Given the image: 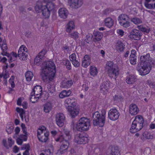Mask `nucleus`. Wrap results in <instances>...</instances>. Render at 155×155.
I'll use <instances>...</instances> for the list:
<instances>
[{
	"label": "nucleus",
	"mask_w": 155,
	"mask_h": 155,
	"mask_svg": "<svg viewBox=\"0 0 155 155\" xmlns=\"http://www.w3.org/2000/svg\"><path fill=\"white\" fill-rule=\"evenodd\" d=\"M55 72V65L52 61H45L42 64L41 75L44 81L51 80L54 77Z\"/></svg>",
	"instance_id": "1"
},
{
	"label": "nucleus",
	"mask_w": 155,
	"mask_h": 155,
	"mask_svg": "<svg viewBox=\"0 0 155 155\" xmlns=\"http://www.w3.org/2000/svg\"><path fill=\"white\" fill-rule=\"evenodd\" d=\"M44 2L38 1L35 7V10L37 13L42 12L45 18H49L50 12L54 8V4L50 2V0H43Z\"/></svg>",
	"instance_id": "2"
},
{
	"label": "nucleus",
	"mask_w": 155,
	"mask_h": 155,
	"mask_svg": "<svg viewBox=\"0 0 155 155\" xmlns=\"http://www.w3.org/2000/svg\"><path fill=\"white\" fill-rule=\"evenodd\" d=\"M140 60L141 62L138 64L137 69L140 75L143 76L148 74L151 70V59L150 54H147L145 56H141Z\"/></svg>",
	"instance_id": "3"
},
{
	"label": "nucleus",
	"mask_w": 155,
	"mask_h": 155,
	"mask_svg": "<svg viewBox=\"0 0 155 155\" xmlns=\"http://www.w3.org/2000/svg\"><path fill=\"white\" fill-rule=\"evenodd\" d=\"M101 112V114L98 112H95L93 115L94 125L101 127H103L104 125L106 112L104 109L102 110Z\"/></svg>",
	"instance_id": "4"
},
{
	"label": "nucleus",
	"mask_w": 155,
	"mask_h": 155,
	"mask_svg": "<svg viewBox=\"0 0 155 155\" xmlns=\"http://www.w3.org/2000/svg\"><path fill=\"white\" fill-rule=\"evenodd\" d=\"M144 123L143 117L140 115L136 116L132 122L130 131L131 133H134L141 130L143 127Z\"/></svg>",
	"instance_id": "5"
},
{
	"label": "nucleus",
	"mask_w": 155,
	"mask_h": 155,
	"mask_svg": "<svg viewBox=\"0 0 155 155\" xmlns=\"http://www.w3.org/2000/svg\"><path fill=\"white\" fill-rule=\"evenodd\" d=\"M105 68L108 75L110 77L116 78L119 74L118 66L111 61L107 62Z\"/></svg>",
	"instance_id": "6"
},
{
	"label": "nucleus",
	"mask_w": 155,
	"mask_h": 155,
	"mask_svg": "<svg viewBox=\"0 0 155 155\" xmlns=\"http://www.w3.org/2000/svg\"><path fill=\"white\" fill-rule=\"evenodd\" d=\"M49 134L48 131L44 126H40L37 130V137L41 142H46L48 139Z\"/></svg>",
	"instance_id": "7"
},
{
	"label": "nucleus",
	"mask_w": 155,
	"mask_h": 155,
	"mask_svg": "<svg viewBox=\"0 0 155 155\" xmlns=\"http://www.w3.org/2000/svg\"><path fill=\"white\" fill-rule=\"evenodd\" d=\"M90 126V120L87 118L82 117L76 124V127L79 131H87Z\"/></svg>",
	"instance_id": "8"
},
{
	"label": "nucleus",
	"mask_w": 155,
	"mask_h": 155,
	"mask_svg": "<svg viewBox=\"0 0 155 155\" xmlns=\"http://www.w3.org/2000/svg\"><path fill=\"white\" fill-rule=\"evenodd\" d=\"M28 53L27 48L22 45L20 47L18 52V56L19 59L21 60H25L27 59Z\"/></svg>",
	"instance_id": "9"
},
{
	"label": "nucleus",
	"mask_w": 155,
	"mask_h": 155,
	"mask_svg": "<svg viewBox=\"0 0 155 155\" xmlns=\"http://www.w3.org/2000/svg\"><path fill=\"white\" fill-rule=\"evenodd\" d=\"M120 115L119 111L116 108H112L110 110L108 113V117L112 120L115 121L119 118Z\"/></svg>",
	"instance_id": "10"
},
{
	"label": "nucleus",
	"mask_w": 155,
	"mask_h": 155,
	"mask_svg": "<svg viewBox=\"0 0 155 155\" xmlns=\"http://www.w3.org/2000/svg\"><path fill=\"white\" fill-rule=\"evenodd\" d=\"M88 138L81 134H78L75 136L74 142L78 144L86 143L88 142Z\"/></svg>",
	"instance_id": "11"
},
{
	"label": "nucleus",
	"mask_w": 155,
	"mask_h": 155,
	"mask_svg": "<svg viewBox=\"0 0 155 155\" xmlns=\"http://www.w3.org/2000/svg\"><path fill=\"white\" fill-rule=\"evenodd\" d=\"M141 33L136 29H133L130 32L129 37L132 40H137L140 39Z\"/></svg>",
	"instance_id": "12"
},
{
	"label": "nucleus",
	"mask_w": 155,
	"mask_h": 155,
	"mask_svg": "<svg viewBox=\"0 0 155 155\" xmlns=\"http://www.w3.org/2000/svg\"><path fill=\"white\" fill-rule=\"evenodd\" d=\"M64 105L68 109L71 107H74L76 105V101L74 98H69L64 101Z\"/></svg>",
	"instance_id": "13"
},
{
	"label": "nucleus",
	"mask_w": 155,
	"mask_h": 155,
	"mask_svg": "<svg viewBox=\"0 0 155 155\" xmlns=\"http://www.w3.org/2000/svg\"><path fill=\"white\" fill-rule=\"evenodd\" d=\"M56 121L57 125L60 127L63 126L65 121V117L62 113H59L56 114Z\"/></svg>",
	"instance_id": "14"
},
{
	"label": "nucleus",
	"mask_w": 155,
	"mask_h": 155,
	"mask_svg": "<svg viewBox=\"0 0 155 155\" xmlns=\"http://www.w3.org/2000/svg\"><path fill=\"white\" fill-rule=\"evenodd\" d=\"M64 134L63 135L60 136L58 138L55 139V140L57 142L62 141L63 140H69L71 139V136L70 132L68 130L64 129Z\"/></svg>",
	"instance_id": "15"
},
{
	"label": "nucleus",
	"mask_w": 155,
	"mask_h": 155,
	"mask_svg": "<svg viewBox=\"0 0 155 155\" xmlns=\"http://www.w3.org/2000/svg\"><path fill=\"white\" fill-rule=\"evenodd\" d=\"M70 60L73 65L76 68L78 67L80 65V61L78 58H77L76 54L73 53L69 56Z\"/></svg>",
	"instance_id": "16"
},
{
	"label": "nucleus",
	"mask_w": 155,
	"mask_h": 155,
	"mask_svg": "<svg viewBox=\"0 0 155 155\" xmlns=\"http://www.w3.org/2000/svg\"><path fill=\"white\" fill-rule=\"evenodd\" d=\"M62 142V144L61 146L60 151L61 154L63 153L66 152L69 146V140H63L62 141L58 142Z\"/></svg>",
	"instance_id": "17"
},
{
	"label": "nucleus",
	"mask_w": 155,
	"mask_h": 155,
	"mask_svg": "<svg viewBox=\"0 0 155 155\" xmlns=\"http://www.w3.org/2000/svg\"><path fill=\"white\" fill-rule=\"evenodd\" d=\"M68 3L73 8H78L82 4V0H68Z\"/></svg>",
	"instance_id": "18"
},
{
	"label": "nucleus",
	"mask_w": 155,
	"mask_h": 155,
	"mask_svg": "<svg viewBox=\"0 0 155 155\" xmlns=\"http://www.w3.org/2000/svg\"><path fill=\"white\" fill-rule=\"evenodd\" d=\"M109 87V83L108 82L106 81L103 83L100 87L101 93L104 95L107 94L108 92Z\"/></svg>",
	"instance_id": "19"
},
{
	"label": "nucleus",
	"mask_w": 155,
	"mask_h": 155,
	"mask_svg": "<svg viewBox=\"0 0 155 155\" xmlns=\"http://www.w3.org/2000/svg\"><path fill=\"white\" fill-rule=\"evenodd\" d=\"M59 16L63 19H66L68 15V10L64 8H62L59 9L58 12Z\"/></svg>",
	"instance_id": "20"
},
{
	"label": "nucleus",
	"mask_w": 155,
	"mask_h": 155,
	"mask_svg": "<svg viewBox=\"0 0 155 155\" xmlns=\"http://www.w3.org/2000/svg\"><path fill=\"white\" fill-rule=\"evenodd\" d=\"M115 49L118 52H122L125 49V45L122 42L118 41L115 44Z\"/></svg>",
	"instance_id": "21"
},
{
	"label": "nucleus",
	"mask_w": 155,
	"mask_h": 155,
	"mask_svg": "<svg viewBox=\"0 0 155 155\" xmlns=\"http://www.w3.org/2000/svg\"><path fill=\"white\" fill-rule=\"evenodd\" d=\"M139 111V109L136 104H132L130 105L129 113L132 115L137 114Z\"/></svg>",
	"instance_id": "22"
},
{
	"label": "nucleus",
	"mask_w": 155,
	"mask_h": 155,
	"mask_svg": "<svg viewBox=\"0 0 155 155\" xmlns=\"http://www.w3.org/2000/svg\"><path fill=\"white\" fill-rule=\"evenodd\" d=\"M75 28V25L74 22L73 21H69L66 25L65 27V31L66 32L70 33L71 31Z\"/></svg>",
	"instance_id": "23"
},
{
	"label": "nucleus",
	"mask_w": 155,
	"mask_h": 155,
	"mask_svg": "<svg viewBox=\"0 0 155 155\" xmlns=\"http://www.w3.org/2000/svg\"><path fill=\"white\" fill-rule=\"evenodd\" d=\"M91 63V58L89 55H85L82 61V66L85 68H87Z\"/></svg>",
	"instance_id": "24"
},
{
	"label": "nucleus",
	"mask_w": 155,
	"mask_h": 155,
	"mask_svg": "<svg viewBox=\"0 0 155 155\" xmlns=\"http://www.w3.org/2000/svg\"><path fill=\"white\" fill-rule=\"evenodd\" d=\"M31 92L32 94L41 97L42 93V87L39 85H37L34 87Z\"/></svg>",
	"instance_id": "25"
},
{
	"label": "nucleus",
	"mask_w": 155,
	"mask_h": 155,
	"mask_svg": "<svg viewBox=\"0 0 155 155\" xmlns=\"http://www.w3.org/2000/svg\"><path fill=\"white\" fill-rule=\"evenodd\" d=\"M67 109L72 117H74L77 116L79 113V109L76 107H71L70 108H68Z\"/></svg>",
	"instance_id": "26"
},
{
	"label": "nucleus",
	"mask_w": 155,
	"mask_h": 155,
	"mask_svg": "<svg viewBox=\"0 0 155 155\" xmlns=\"http://www.w3.org/2000/svg\"><path fill=\"white\" fill-rule=\"evenodd\" d=\"M103 36L102 33L98 31H96L94 33L93 41L95 42L99 41L102 39Z\"/></svg>",
	"instance_id": "27"
},
{
	"label": "nucleus",
	"mask_w": 155,
	"mask_h": 155,
	"mask_svg": "<svg viewBox=\"0 0 155 155\" xmlns=\"http://www.w3.org/2000/svg\"><path fill=\"white\" fill-rule=\"evenodd\" d=\"M43 110L44 112L46 113H49L51 110L52 108V104L49 102H47L43 105Z\"/></svg>",
	"instance_id": "28"
},
{
	"label": "nucleus",
	"mask_w": 155,
	"mask_h": 155,
	"mask_svg": "<svg viewBox=\"0 0 155 155\" xmlns=\"http://www.w3.org/2000/svg\"><path fill=\"white\" fill-rule=\"evenodd\" d=\"M104 24L107 27L110 28L114 25L113 20L110 17L106 18L104 20Z\"/></svg>",
	"instance_id": "29"
},
{
	"label": "nucleus",
	"mask_w": 155,
	"mask_h": 155,
	"mask_svg": "<svg viewBox=\"0 0 155 155\" xmlns=\"http://www.w3.org/2000/svg\"><path fill=\"white\" fill-rule=\"evenodd\" d=\"M71 94V91L70 90H63L59 94V97L61 98H63L69 97Z\"/></svg>",
	"instance_id": "30"
},
{
	"label": "nucleus",
	"mask_w": 155,
	"mask_h": 155,
	"mask_svg": "<svg viewBox=\"0 0 155 155\" xmlns=\"http://www.w3.org/2000/svg\"><path fill=\"white\" fill-rule=\"evenodd\" d=\"M73 84V82L71 80L64 81L62 82L61 87L63 88H68L71 87Z\"/></svg>",
	"instance_id": "31"
},
{
	"label": "nucleus",
	"mask_w": 155,
	"mask_h": 155,
	"mask_svg": "<svg viewBox=\"0 0 155 155\" xmlns=\"http://www.w3.org/2000/svg\"><path fill=\"white\" fill-rule=\"evenodd\" d=\"M136 78L133 75H129L127 77L126 82L129 84L134 83L136 81Z\"/></svg>",
	"instance_id": "32"
},
{
	"label": "nucleus",
	"mask_w": 155,
	"mask_h": 155,
	"mask_svg": "<svg viewBox=\"0 0 155 155\" xmlns=\"http://www.w3.org/2000/svg\"><path fill=\"white\" fill-rule=\"evenodd\" d=\"M129 19V17L127 15L124 14H121L119 17L118 21L119 23L128 21Z\"/></svg>",
	"instance_id": "33"
},
{
	"label": "nucleus",
	"mask_w": 155,
	"mask_h": 155,
	"mask_svg": "<svg viewBox=\"0 0 155 155\" xmlns=\"http://www.w3.org/2000/svg\"><path fill=\"white\" fill-rule=\"evenodd\" d=\"M8 54L6 56L9 58L10 62H12L16 60L17 58V55L16 53L14 52H12L10 54L8 53Z\"/></svg>",
	"instance_id": "34"
},
{
	"label": "nucleus",
	"mask_w": 155,
	"mask_h": 155,
	"mask_svg": "<svg viewBox=\"0 0 155 155\" xmlns=\"http://www.w3.org/2000/svg\"><path fill=\"white\" fill-rule=\"evenodd\" d=\"M89 71L91 75L93 77L96 76L98 73L97 68L94 66H90Z\"/></svg>",
	"instance_id": "35"
},
{
	"label": "nucleus",
	"mask_w": 155,
	"mask_h": 155,
	"mask_svg": "<svg viewBox=\"0 0 155 155\" xmlns=\"http://www.w3.org/2000/svg\"><path fill=\"white\" fill-rule=\"evenodd\" d=\"M40 97L38 96H37L35 94H32L31 92L30 97V101L33 103H35L37 102V101Z\"/></svg>",
	"instance_id": "36"
},
{
	"label": "nucleus",
	"mask_w": 155,
	"mask_h": 155,
	"mask_svg": "<svg viewBox=\"0 0 155 155\" xmlns=\"http://www.w3.org/2000/svg\"><path fill=\"white\" fill-rule=\"evenodd\" d=\"M137 28L140 31L148 33L150 31V29L149 27L143 26L142 25L137 26Z\"/></svg>",
	"instance_id": "37"
},
{
	"label": "nucleus",
	"mask_w": 155,
	"mask_h": 155,
	"mask_svg": "<svg viewBox=\"0 0 155 155\" xmlns=\"http://www.w3.org/2000/svg\"><path fill=\"white\" fill-rule=\"evenodd\" d=\"M1 48L2 51L1 54L3 56L8 55V53L7 52L8 48L7 45L5 43L2 44Z\"/></svg>",
	"instance_id": "38"
},
{
	"label": "nucleus",
	"mask_w": 155,
	"mask_h": 155,
	"mask_svg": "<svg viewBox=\"0 0 155 155\" xmlns=\"http://www.w3.org/2000/svg\"><path fill=\"white\" fill-rule=\"evenodd\" d=\"M62 63L66 66V68L68 70L71 69V64L69 61L67 59H64L62 60Z\"/></svg>",
	"instance_id": "39"
},
{
	"label": "nucleus",
	"mask_w": 155,
	"mask_h": 155,
	"mask_svg": "<svg viewBox=\"0 0 155 155\" xmlns=\"http://www.w3.org/2000/svg\"><path fill=\"white\" fill-rule=\"evenodd\" d=\"M14 128V124H8L6 126V131L8 134H11L13 132Z\"/></svg>",
	"instance_id": "40"
},
{
	"label": "nucleus",
	"mask_w": 155,
	"mask_h": 155,
	"mask_svg": "<svg viewBox=\"0 0 155 155\" xmlns=\"http://www.w3.org/2000/svg\"><path fill=\"white\" fill-rule=\"evenodd\" d=\"M21 149L25 150V151L23 153V155H29V150L30 148V146L28 144L24 145L21 148Z\"/></svg>",
	"instance_id": "41"
},
{
	"label": "nucleus",
	"mask_w": 155,
	"mask_h": 155,
	"mask_svg": "<svg viewBox=\"0 0 155 155\" xmlns=\"http://www.w3.org/2000/svg\"><path fill=\"white\" fill-rule=\"evenodd\" d=\"M25 76L27 81H30L31 80L33 76V75L31 72L28 71L26 73Z\"/></svg>",
	"instance_id": "42"
},
{
	"label": "nucleus",
	"mask_w": 155,
	"mask_h": 155,
	"mask_svg": "<svg viewBox=\"0 0 155 155\" xmlns=\"http://www.w3.org/2000/svg\"><path fill=\"white\" fill-rule=\"evenodd\" d=\"M144 138L147 139H152L153 138V135L148 132H145L143 134Z\"/></svg>",
	"instance_id": "43"
},
{
	"label": "nucleus",
	"mask_w": 155,
	"mask_h": 155,
	"mask_svg": "<svg viewBox=\"0 0 155 155\" xmlns=\"http://www.w3.org/2000/svg\"><path fill=\"white\" fill-rule=\"evenodd\" d=\"M131 21L136 25L142 23V20L136 17L131 18Z\"/></svg>",
	"instance_id": "44"
},
{
	"label": "nucleus",
	"mask_w": 155,
	"mask_h": 155,
	"mask_svg": "<svg viewBox=\"0 0 155 155\" xmlns=\"http://www.w3.org/2000/svg\"><path fill=\"white\" fill-rule=\"evenodd\" d=\"M16 111L20 114V116L21 119L23 120V116L25 114V111L23 109L18 107L17 108Z\"/></svg>",
	"instance_id": "45"
},
{
	"label": "nucleus",
	"mask_w": 155,
	"mask_h": 155,
	"mask_svg": "<svg viewBox=\"0 0 155 155\" xmlns=\"http://www.w3.org/2000/svg\"><path fill=\"white\" fill-rule=\"evenodd\" d=\"M152 0H144V5L147 8L151 9L153 8L152 5L151 4H149Z\"/></svg>",
	"instance_id": "46"
},
{
	"label": "nucleus",
	"mask_w": 155,
	"mask_h": 155,
	"mask_svg": "<svg viewBox=\"0 0 155 155\" xmlns=\"http://www.w3.org/2000/svg\"><path fill=\"white\" fill-rule=\"evenodd\" d=\"M79 33L77 31H74L72 33H69V35L71 38L76 39L78 38Z\"/></svg>",
	"instance_id": "47"
},
{
	"label": "nucleus",
	"mask_w": 155,
	"mask_h": 155,
	"mask_svg": "<svg viewBox=\"0 0 155 155\" xmlns=\"http://www.w3.org/2000/svg\"><path fill=\"white\" fill-rule=\"evenodd\" d=\"M120 25L125 28L130 27V25L129 20L120 23Z\"/></svg>",
	"instance_id": "48"
},
{
	"label": "nucleus",
	"mask_w": 155,
	"mask_h": 155,
	"mask_svg": "<svg viewBox=\"0 0 155 155\" xmlns=\"http://www.w3.org/2000/svg\"><path fill=\"white\" fill-rule=\"evenodd\" d=\"M43 60V59L37 56L35 59L34 63L38 65L42 62Z\"/></svg>",
	"instance_id": "49"
},
{
	"label": "nucleus",
	"mask_w": 155,
	"mask_h": 155,
	"mask_svg": "<svg viewBox=\"0 0 155 155\" xmlns=\"http://www.w3.org/2000/svg\"><path fill=\"white\" fill-rule=\"evenodd\" d=\"M137 57L136 56H130V61L131 64L135 65L136 63Z\"/></svg>",
	"instance_id": "50"
},
{
	"label": "nucleus",
	"mask_w": 155,
	"mask_h": 155,
	"mask_svg": "<svg viewBox=\"0 0 155 155\" xmlns=\"http://www.w3.org/2000/svg\"><path fill=\"white\" fill-rule=\"evenodd\" d=\"M2 74L4 79H7L9 77L8 71H7L5 70L4 71H3Z\"/></svg>",
	"instance_id": "51"
},
{
	"label": "nucleus",
	"mask_w": 155,
	"mask_h": 155,
	"mask_svg": "<svg viewBox=\"0 0 155 155\" xmlns=\"http://www.w3.org/2000/svg\"><path fill=\"white\" fill-rule=\"evenodd\" d=\"M15 77L13 76L11 77V78L9 80V82L10 84L11 87L12 88H14L15 87V84L14 83V82Z\"/></svg>",
	"instance_id": "52"
},
{
	"label": "nucleus",
	"mask_w": 155,
	"mask_h": 155,
	"mask_svg": "<svg viewBox=\"0 0 155 155\" xmlns=\"http://www.w3.org/2000/svg\"><path fill=\"white\" fill-rule=\"evenodd\" d=\"M46 53V51L43 49L37 55L38 57H40L42 59H43Z\"/></svg>",
	"instance_id": "53"
},
{
	"label": "nucleus",
	"mask_w": 155,
	"mask_h": 155,
	"mask_svg": "<svg viewBox=\"0 0 155 155\" xmlns=\"http://www.w3.org/2000/svg\"><path fill=\"white\" fill-rule=\"evenodd\" d=\"M92 35L91 34H87L85 38V41L87 43H89L92 38Z\"/></svg>",
	"instance_id": "54"
},
{
	"label": "nucleus",
	"mask_w": 155,
	"mask_h": 155,
	"mask_svg": "<svg viewBox=\"0 0 155 155\" xmlns=\"http://www.w3.org/2000/svg\"><path fill=\"white\" fill-rule=\"evenodd\" d=\"M8 141L9 143V146L10 147H12V146L14 144V141L13 140L11 137L9 138L8 139Z\"/></svg>",
	"instance_id": "55"
},
{
	"label": "nucleus",
	"mask_w": 155,
	"mask_h": 155,
	"mask_svg": "<svg viewBox=\"0 0 155 155\" xmlns=\"http://www.w3.org/2000/svg\"><path fill=\"white\" fill-rule=\"evenodd\" d=\"M117 32L118 35L121 37L123 36L124 34V31L120 29H117Z\"/></svg>",
	"instance_id": "56"
},
{
	"label": "nucleus",
	"mask_w": 155,
	"mask_h": 155,
	"mask_svg": "<svg viewBox=\"0 0 155 155\" xmlns=\"http://www.w3.org/2000/svg\"><path fill=\"white\" fill-rule=\"evenodd\" d=\"M48 91L51 93H53L55 91L54 88L53 87H51L48 85Z\"/></svg>",
	"instance_id": "57"
},
{
	"label": "nucleus",
	"mask_w": 155,
	"mask_h": 155,
	"mask_svg": "<svg viewBox=\"0 0 155 155\" xmlns=\"http://www.w3.org/2000/svg\"><path fill=\"white\" fill-rule=\"evenodd\" d=\"M7 61V59L5 57H2L0 56V62H2L3 63L6 64Z\"/></svg>",
	"instance_id": "58"
},
{
	"label": "nucleus",
	"mask_w": 155,
	"mask_h": 155,
	"mask_svg": "<svg viewBox=\"0 0 155 155\" xmlns=\"http://www.w3.org/2000/svg\"><path fill=\"white\" fill-rule=\"evenodd\" d=\"M20 138H21L23 141H26L27 140V137L26 134H21L20 135Z\"/></svg>",
	"instance_id": "59"
},
{
	"label": "nucleus",
	"mask_w": 155,
	"mask_h": 155,
	"mask_svg": "<svg viewBox=\"0 0 155 155\" xmlns=\"http://www.w3.org/2000/svg\"><path fill=\"white\" fill-rule=\"evenodd\" d=\"M19 150V148L16 146H15L13 149V151L15 153H17L18 152Z\"/></svg>",
	"instance_id": "60"
},
{
	"label": "nucleus",
	"mask_w": 155,
	"mask_h": 155,
	"mask_svg": "<svg viewBox=\"0 0 155 155\" xmlns=\"http://www.w3.org/2000/svg\"><path fill=\"white\" fill-rule=\"evenodd\" d=\"M23 140L21 138H18L16 140V142L18 144L21 145L22 144Z\"/></svg>",
	"instance_id": "61"
},
{
	"label": "nucleus",
	"mask_w": 155,
	"mask_h": 155,
	"mask_svg": "<svg viewBox=\"0 0 155 155\" xmlns=\"http://www.w3.org/2000/svg\"><path fill=\"white\" fill-rule=\"evenodd\" d=\"M112 155H120V153L117 150H116L115 151H114L113 150H112Z\"/></svg>",
	"instance_id": "62"
},
{
	"label": "nucleus",
	"mask_w": 155,
	"mask_h": 155,
	"mask_svg": "<svg viewBox=\"0 0 155 155\" xmlns=\"http://www.w3.org/2000/svg\"><path fill=\"white\" fill-rule=\"evenodd\" d=\"M136 51L135 50H132L130 56H136Z\"/></svg>",
	"instance_id": "63"
},
{
	"label": "nucleus",
	"mask_w": 155,
	"mask_h": 155,
	"mask_svg": "<svg viewBox=\"0 0 155 155\" xmlns=\"http://www.w3.org/2000/svg\"><path fill=\"white\" fill-rule=\"evenodd\" d=\"M2 144L5 147H8V144L7 143L6 140L5 139H3L2 140Z\"/></svg>",
	"instance_id": "64"
}]
</instances>
